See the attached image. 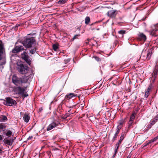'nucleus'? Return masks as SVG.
Listing matches in <instances>:
<instances>
[{
	"mask_svg": "<svg viewBox=\"0 0 158 158\" xmlns=\"http://www.w3.org/2000/svg\"><path fill=\"white\" fill-rule=\"evenodd\" d=\"M119 34L123 35L126 33V31L124 30H120L118 31Z\"/></svg>",
	"mask_w": 158,
	"mask_h": 158,
	"instance_id": "bb28decb",
	"label": "nucleus"
},
{
	"mask_svg": "<svg viewBox=\"0 0 158 158\" xmlns=\"http://www.w3.org/2000/svg\"><path fill=\"white\" fill-rule=\"evenodd\" d=\"M16 89L18 91V93L20 94H23L25 91L24 88H22L20 86L17 87Z\"/></svg>",
	"mask_w": 158,
	"mask_h": 158,
	"instance_id": "f8f14e48",
	"label": "nucleus"
},
{
	"mask_svg": "<svg viewBox=\"0 0 158 158\" xmlns=\"http://www.w3.org/2000/svg\"><path fill=\"white\" fill-rule=\"evenodd\" d=\"M135 118V114L133 113L130 116V119L128 122V124L129 126H130L132 125Z\"/></svg>",
	"mask_w": 158,
	"mask_h": 158,
	"instance_id": "ddd939ff",
	"label": "nucleus"
},
{
	"mask_svg": "<svg viewBox=\"0 0 158 158\" xmlns=\"http://www.w3.org/2000/svg\"><path fill=\"white\" fill-rule=\"evenodd\" d=\"M98 23V22H95L94 23H92V24H91L90 25H91V26L93 25L94 24H95V23Z\"/></svg>",
	"mask_w": 158,
	"mask_h": 158,
	"instance_id": "a19ab883",
	"label": "nucleus"
},
{
	"mask_svg": "<svg viewBox=\"0 0 158 158\" xmlns=\"http://www.w3.org/2000/svg\"><path fill=\"white\" fill-rule=\"evenodd\" d=\"M32 75L28 76L25 75L22 77H18L15 75L13 76L12 81L13 83L17 86L20 85L23 83H26L30 80Z\"/></svg>",
	"mask_w": 158,
	"mask_h": 158,
	"instance_id": "f257e3e1",
	"label": "nucleus"
},
{
	"mask_svg": "<svg viewBox=\"0 0 158 158\" xmlns=\"http://www.w3.org/2000/svg\"><path fill=\"white\" fill-rule=\"evenodd\" d=\"M119 148V147H118V145H115V150H114V153H115V154H116L117 153L118 150V148Z\"/></svg>",
	"mask_w": 158,
	"mask_h": 158,
	"instance_id": "cd10ccee",
	"label": "nucleus"
},
{
	"mask_svg": "<svg viewBox=\"0 0 158 158\" xmlns=\"http://www.w3.org/2000/svg\"><path fill=\"white\" fill-rule=\"evenodd\" d=\"M3 135H0V141L2 140V139Z\"/></svg>",
	"mask_w": 158,
	"mask_h": 158,
	"instance_id": "58836bf2",
	"label": "nucleus"
},
{
	"mask_svg": "<svg viewBox=\"0 0 158 158\" xmlns=\"http://www.w3.org/2000/svg\"><path fill=\"white\" fill-rule=\"evenodd\" d=\"M2 150L0 148V154L2 153Z\"/></svg>",
	"mask_w": 158,
	"mask_h": 158,
	"instance_id": "49530a36",
	"label": "nucleus"
},
{
	"mask_svg": "<svg viewBox=\"0 0 158 158\" xmlns=\"http://www.w3.org/2000/svg\"><path fill=\"white\" fill-rule=\"evenodd\" d=\"M151 143V141H149L143 147H145L146 146L148 145L150 143Z\"/></svg>",
	"mask_w": 158,
	"mask_h": 158,
	"instance_id": "f704fd0d",
	"label": "nucleus"
},
{
	"mask_svg": "<svg viewBox=\"0 0 158 158\" xmlns=\"http://www.w3.org/2000/svg\"><path fill=\"white\" fill-rule=\"evenodd\" d=\"M152 49H151L149 50L148 51V52L147 54V56H146V59H147V60H149L150 59V58H151V56L152 54Z\"/></svg>",
	"mask_w": 158,
	"mask_h": 158,
	"instance_id": "a211bd4d",
	"label": "nucleus"
},
{
	"mask_svg": "<svg viewBox=\"0 0 158 158\" xmlns=\"http://www.w3.org/2000/svg\"><path fill=\"white\" fill-rule=\"evenodd\" d=\"M139 39L140 40L145 41L146 39V37L143 33H140L139 36Z\"/></svg>",
	"mask_w": 158,
	"mask_h": 158,
	"instance_id": "f3484780",
	"label": "nucleus"
},
{
	"mask_svg": "<svg viewBox=\"0 0 158 158\" xmlns=\"http://www.w3.org/2000/svg\"><path fill=\"white\" fill-rule=\"evenodd\" d=\"M4 142L5 144L9 145H11L13 142V140L10 139H9L7 138H5L4 140Z\"/></svg>",
	"mask_w": 158,
	"mask_h": 158,
	"instance_id": "9d476101",
	"label": "nucleus"
},
{
	"mask_svg": "<svg viewBox=\"0 0 158 158\" xmlns=\"http://www.w3.org/2000/svg\"><path fill=\"white\" fill-rule=\"evenodd\" d=\"M158 139V137H155V138L154 139V140H156V139Z\"/></svg>",
	"mask_w": 158,
	"mask_h": 158,
	"instance_id": "c03bdc74",
	"label": "nucleus"
},
{
	"mask_svg": "<svg viewBox=\"0 0 158 158\" xmlns=\"http://www.w3.org/2000/svg\"><path fill=\"white\" fill-rule=\"evenodd\" d=\"M43 110V109L42 108H40L39 109V111L40 112H41Z\"/></svg>",
	"mask_w": 158,
	"mask_h": 158,
	"instance_id": "a18cd8bd",
	"label": "nucleus"
},
{
	"mask_svg": "<svg viewBox=\"0 0 158 158\" xmlns=\"http://www.w3.org/2000/svg\"><path fill=\"white\" fill-rule=\"evenodd\" d=\"M116 10H114L109 11L107 12L108 16L112 18L114 17L116 15Z\"/></svg>",
	"mask_w": 158,
	"mask_h": 158,
	"instance_id": "6e6552de",
	"label": "nucleus"
},
{
	"mask_svg": "<svg viewBox=\"0 0 158 158\" xmlns=\"http://www.w3.org/2000/svg\"><path fill=\"white\" fill-rule=\"evenodd\" d=\"M2 119L3 121H6L7 120V117L5 115L2 116Z\"/></svg>",
	"mask_w": 158,
	"mask_h": 158,
	"instance_id": "7c9ffc66",
	"label": "nucleus"
},
{
	"mask_svg": "<svg viewBox=\"0 0 158 158\" xmlns=\"http://www.w3.org/2000/svg\"><path fill=\"white\" fill-rule=\"evenodd\" d=\"M94 57L95 59V60L97 61H99L100 60V58L98 57L94 56Z\"/></svg>",
	"mask_w": 158,
	"mask_h": 158,
	"instance_id": "473e14b6",
	"label": "nucleus"
},
{
	"mask_svg": "<svg viewBox=\"0 0 158 158\" xmlns=\"http://www.w3.org/2000/svg\"><path fill=\"white\" fill-rule=\"evenodd\" d=\"M90 21V18L89 17L87 16L85 19V23L86 24H88Z\"/></svg>",
	"mask_w": 158,
	"mask_h": 158,
	"instance_id": "4be33fe9",
	"label": "nucleus"
},
{
	"mask_svg": "<svg viewBox=\"0 0 158 158\" xmlns=\"http://www.w3.org/2000/svg\"><path fill=\"white\" fill-rule=\"evenodd\" d=\"M24 50L23 46L22 45H19L15 46L11 51L13 53H17L22 51Z\"/></svg>",
	"mask_w": 158,
	"mask_h": 158,
	"instance_id": "423d86ee",
	"label": "nucleus"
},
{
	"mask_svg": "<svg viewBox=\"0 0 158 158\" xmlns=\"http://www.w3.org/2000/svg\"><path fill=\"white\" fill-rule=\"evenodd\" d=\"M22 59L29 65L31 64V60L29 59V56L27 53L26 52H23L21 55Z\"/></svg>",
	"mask_w": 158,
	"mask_h": 158,
	"instance_id": "39448f33",
	"label": "nucleus"
},
{
	"mask_svg": "<svg viewBox=\"0 0 158 158\" xmlns=\"http://www.w3.org/2000/svg\"><path fill=\"white\" fill-rule=\"evenodd\" d=\"M90 40V39H87V41H86L85 42V43L86 44H87L88 43H89V41Z\"/></svg>",
	"mask_w": 158,
	"mask_h": 158,
	"instance_id": "e433bc0d",
	"label": "nucleus"
},
{
	"mask_svg": "<svg viewBox=\"0 0 158 158\" xmlns=\"http://www.w3.org/2000/svg\"><path fill=\"white\" fill-rule=\"evenodd\" d=\"M23 119L24 122L26 123L28 122L30 119V116L29 115L26 113L24 114Z\"/></svg>",
	"mask_w": 158,
	"mask_h": 158,
	"instance_id": "2eb2a0df",
	"label": "nucleus"
},
{
	"mask_svg": "<svg viewBox=\"0 0 158 158\" xmlns=\"http://www.w3.org/2000/svg\"><path fill=\"white\" fill-rule=\"evenodd\" d=\"M68 113H66V114H65V117H64V118H66L67 117L69 116V115L68 114Z\"/></svg>",
	"mask_w": 158,
	"mask_h": 158,
	"instance_id": "c9c22d12",
	"label": "nucleus"
},
{
	"mask_svg": "<svg viewBox=\"0 0 158 158\" xmlns=\"http://www.w3.org/2000/svg\"><path fill=\"white\" fill-rule=\"evenodd\" d=\"M91 29L92 30H93L94 29V28H92Z\"/></svg>",
	"mask_w": 158,
	"mask_h": 158,
	"instance_id": "09e8293b",
	"label": "nucleus"
},
{
	"mask_svg": "<svg viewBox=\"0 0 158 158\" xmlns=\"http://www.w3.org/2000/svg\"><path fill=\"white\" fill-rule=\"evenodd\" d=\"M71 110H69L68 111V112H69L70 114H73V112H70Z\"/></svg>",
	"mask_w": 158,
	"mask_h": 158,
	"instance_id": "37998d69",
	"label": "nucleus"
},
{
	"mask_svg": "<svg viewBox=\"0 0 158 158\" xmlns=\"http://www.w3.org/2000/svg\"><path fill=\"white\" fill-rule=\"evenodd\" d=\"M5 49L2 42L0 40V60H1V56L3 53Z\"/></svg>",
	"mask_w": 158,
	"mask_h": 158,
	"instance_id": "1a4fd4ad",
	"label": "nucleus"
},
{
	"mask_svg": "<svg viewBox=\"0 0 158 158\" xmlns=\"http://www.w3.org/2000/svg\"><path fill=\"white\" fill-rule=\"evenodd\" d=\"M116 154H115V153H114V155H113L112 156V158H114L115 156V155Z\"/></svg>",
	"mask_w": 158,
	"mask_h": 158,
	"instance_id": "ea45409f",
	"label": "nucleus"
},
{
	"mask_svg": "<svg viewBox=\"0 0 158 158\" xmlns=\"http://www.w3.org/2000/svg\"><path fill=\"white\" fill-rule=\"evenodd\" d=\"M119 125H118L119 126V127H122V125L123 123V121L121 122H119Z\"/></svg>",
	"mask_w": 158,
	"mask_h": 158,
	"instance_id": "72a5a7b5",
	"label": "nucleus"
},
{
	"mask_svg": "<svg viewBox=\"0 0 158 158\" xmlns=\"http://www.w3.org/2000/svg\"><path fill=\"white\" fill-rule=\"evenodd\" d=\"M60 124V122H56L54 121L52 123L50 124L48 127L47 130L48 131H50L55 127L58 126V125Z\"/></svg>",
	"mask_w": 158,
	"mask_h": 158,
	"instance_id": "0eeeda50",
	"label": "nucleus"
},
{
	"mask_svg": "<svg viewBox=\"0 0 158 158\" xmlns=\"http://www.w3.org/2000/svg\"><path fill=\"white\" fill-rule=\"evenodd\" d=\"M74 106H72V107H70V108H71V107H73Z\"/></svg>",
	"mask_w": 158,
	"mask_h": 158,
	"instance_id": "3c124183",
	"label": "nucleus"
},
{
	"mask_svg": "<svg viewBox=\"0 0 158 158\" xmlns=\"http://www.w3.org/2000/svg\"><path fill=\"white\" fill-rule=\"evenodd\" d=\"M35 40L33 38L27 37L23 42V45L27 48L32 47L35 44Z\"/></svg>",
	"mask_w": 158,
	"mask_h": 158,
	"instance_id": "f03ea898",
	"label": "nucleus"
},
{
	"mask_svg": "<svg viewBox=\"0 0 158 158\" xmlns=\"http://www.w3.org/2000/svg\"><path fill=\"white\" fill-rule=\"evenodd\" d=\"M152 88V84H151L149 85L148 89L146 91L145 94L144 95L145 97V98H147L149 94V92L151 91V89Z\"/></svg>",
	"mask_w": 158,
	"mask_h": 158,
	"instance_id": "4468645a",
	"label": "nucleus"
},
{
	"mask_svg": "<svg viewBox=\"0 0 158 158\" xmlns=\"http://www.w3.org/2000/svg\"><path fill=\"white\" fill-rule=\"evenodd\" d=\"M18 71L22 74L27 73L29 71V68L27 66H24L23 64H20L18 67Z\"/></svg>",
	"mask_w": 158,
	"mask_h": 158,
	"instance_id": "20e7f679",
	"label": "nucleus"
},
{
	"mask_svg": "<svg viewBox=\"0 0 158 158\" xmlns=\"http://www.w3.org/2000/svg\"><path fill=\"white\" fill-rule=\"evenodd\" d=\"M32 136H29L28 138L27 139L28 140L31 139L32 138Z\"/></svg>",
	"mask_w": 158,
	"mask_h": 158,
	"instance_id": "79ce46f5",
	"label": "nucleus"
},
{
	"mask_svg": "<svg viewBox=\"0 0 158 158\" xmlns=\"http://www.w3.org/2000/svg\"><path fill=\"white\" fill-rule=\"evenodd\" d=\"M157 119H156L155 117L154 118L153 120L150 123H152V125L156 123L157 121Z\"/></svg>",
	"mask_w": 158,
	"mask_h": 158,
	"instance_id": "a878e982",
	"label": "nucleus"
},
{
	"mask_svg": "<svg viewBox=\"0 0 158 158\" xmlns=\"http://www.w3.org/2000/svg\"><path fill=\"white\" fill-rule=\"evenodd\" d=\"M3 103L6 105L11 106H16L17 102L11 98L8 97L5 98Z\"/></svg>",
	"mask_w": 158,
	"mask_h": 158,
	"instance_id": "7ed1b4c3",
	"label": "nucleus"
},
{
	"mask_svg": "<svg viewBox=\"0 0 158 158\" xmlns=\"http://www.w3.org/2000/svg\"><path fill=\"white\" fill-rule=\"evenodd\" d=\"M124 138V135L123 134V135H122L121 136V137H120V139L118 141V143L116 144L115 145H118V147H119L120 144L121 143L122 141L123 140Z\"/></svg>",
	"mask_w": 158,
	"mask_h": 158,
	"instance_id": "6ab92c4d",
	"label": "nucleus"
},
{
	"mask_svg": "<svg viewBox=\"0 0 158 158\" xmlns=\"http://www.w3.org/2000/svg\"><path fill=\"white\" fill-rule=\"evenodd\" d=\"M127 158H130V157L129 156H128Z\"/></svg>",
	"mask_w": 158,
	"mask_h": 158,
	"instance_id": "de8ad7c7",
	"label": "nucleus"
},
{
	"mask_svg": "<svg viewBox=\"0 0 158 158\" xmlns=\"http://www.w3.org/2000/svg\"><path fill=\"white\" fill-rule=\"evenodd\" d=\"M153 125L152 123H150L148 125L145 131H148L150 128H151Z\"/></svg>",
	"mask_w": 158,
	"mask_h": 158,
	"instance_id": "393cba45",
	"label": "nucleus"
},
{
	"mask_svg": "<svg viewBox=\"0 0 158 158\" xmlns=\"http://www.w3.org/2000/svg\"><path fill=\"white\" fill-rule=\"evenodd\" d=\"M52 47L53 50L56 51L58 48V46L56 44H54L52 46Z\"/></svg>",
	"mask_w": 158,
	"mask_h": 158,
	"instance_id": "b1692460",
	"label": "nucleus"
},
{
	"mask_svg": "<svg viewBox=\"0 0 158 158\" xmlns=\"http://www.w3.org/2000/svg\"><path fill=\"white\" fill-rule=\"evenodd\" d=\"M79 36H80V35L79 34L76 35H74V37H73V39H72V40H73V41L74 40L77 39V37H78Z\"/></svg>",
	"mask_w": 158,
	"mask_h": 158,
	"instance_id": "c85d7f7f",
	"label": "nucleus"
},
{
	"mask_svg": "<svg viewBox=\"0 0 158 158\" xmlns=\"http://www.w3.org/2000/svg\"><path fill=\"white\" fill-rule=\"evenodd\" d=\"M68 0H59L57 3L59 4H63L65 3Z\"/></svg>",
	"mask_w": 158,
	"mask_h": 158,
	"instance_id": "5701e85b",
	"label": "nucleus"
},
{
	"mask_svg": "<svg viewBox=\"0 0 158 158\" xmlns=\"http://www.w3.org/2000/svg\"><path fill=\"white\" fill-rule=\"evenodd\" d=\"M119 126H118L117 127V131L115 133V134L114 135L112 139V140L113 141H114V140H116L118 135L120 129L121 128V127H119Z\"/></svg>",
	"mask_w": 158,
	"mask_h": 158,
	"instance_id": "9b49d317",
	"label": "nucleus"
},
{
	"mask_svg": "<svg viewBox=\"0 0 158 158\" xmlns=\"http://www.w3.org/2000/svg\"><path fill=\"white\" fill-rule=\"evenodd\" d=\"M22 97H23V98H24L25 97H27L28 96L27 94L26 93L25 94L24 92V93L23 94H22Z\"/></svg>",
	"mask_w": 158,
	"mask_h": 158,
	"instance_id": "2f4dec72",
	"label": "nucleus"
},
{
	"mask_svg": "<svg viewBox=\"0 0 158 158\" xmlns=\"http://www.w3.org/2000/svg\"><path fill=\"white\" fill-rule=\"evenodd\" d=\"M77 96L76 94L73 93H70L69 94H67L66 95V98L68 99H69Z\"/></svg>",
	"mask_w": 158,
	"mask_h": 158,
	"instance_id": "dca6fc26",
	"label": "nucleus"
},
{
	"mask_svg": "<svg viewBox=\"0 0 158 158\" xmlns=\"http://www.w3.org/2000/svg\"><path fill=\"white\" fill-rule=\"evenodd\" d=\"M28 73H29L28 72V73H26V74L25 75H27V76H28V75H32V76L31 77H31H32V74H28ZM30 79H31V78H30ZM30 81H31V80H30Z\"/></svg>",
	"mask_w": 158,
	"mask_h": 158,
	"instance_id": "4c0bfd02",
	"label": "nucleus"
},
{
	"mask_svg": "<svg viewBox=\"0 0 158 158\" xmlns=\"http://www.w3.org/2000/svg\"><path fill=\"white\" fill-rule=\"evenodd\" d=\"M97 30H99V28H97Z\"/></svg>",
	"mask_w": 158,
	"mask_h": 158,
	"instance_id": "8fccbe9b",
	"label": "nucleus"
},
{
	"mask_svg": "<svg viewBox=\"0 0 158 158\" xmlns=\"http://www.w3.org/2000/svg\"><path fill=\"white\" fill-rule=\"evenodd\" d=\"M35 51H36V50L35 49H31L30 50V52L31 54H34L35 53Z\"/></svg>",
	"mask_w": 158,
	"mask_h": 158,
	"instance_id": "c756f323",
	"label": "nucleus"
},
{
	"mask_svg": "<svg viewBox=\"0 0 158 158\" xmlns=\"http://www.w3.org/2000/svg\"><path fill=\"white\" fill-rule=\"evenodd\" d=\"M4 133L7 136L10 137L12 135V132L10 130H7L4 132Z\"/></svg>",
	"mask_w": 158,
	"mask_h": 158,
	"instance_id": "aec40b11",
	"label": "nucleus"
},
{
	"mask_svg": "<svg viewBox=\"0 0 158 158\" xmlns=\"http://www.w3.org/2000/svg\"><path fill=\"white\" fill-rule=\"evenodd\" d=\"M142 57V56H141V57Z\"/></svg>",
	"mask_w": 158,
	"mask_h": 158,
	"instance_id": "603ef678",
	"label": "nucleus"
},
{
	"mask_svg": "<svg viewBox=\"0 0 158 158\" xmlns=\"http://www.w3.org/2000/svg\"><path fill=\"white\" fill-rule=\"evenodd\" d=\"M6 127V125L2 123H0V131H5Z\"/></svg>",
	"mask_w": 158,
	"mask_h": 158,
	"instance_id": "412c9836",
	"label": "nucleus"
}]
</instances>
